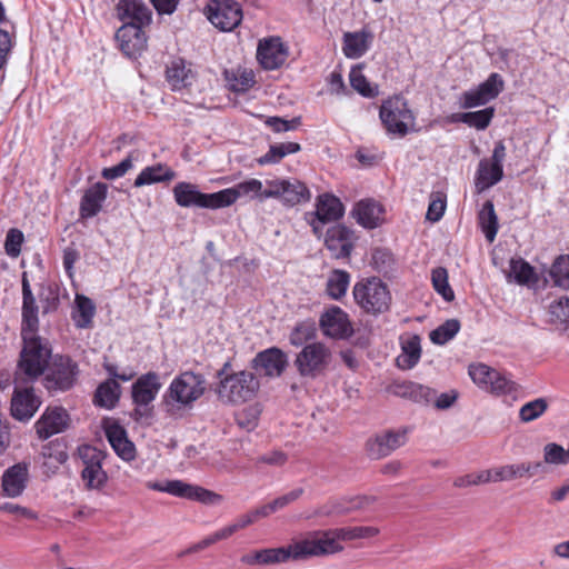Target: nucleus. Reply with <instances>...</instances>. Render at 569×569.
Wrapping results in <instances>:
<instances>
[{"label":"nucleus","mask_w":569,"mask_h":569,"mask_svg":"<svg viewBox=\"0 0 569 569\" xmlns=\"http://www.w3.org/2000/svg\"><path fill=\"white\" fill-rule=\"evenodd\" d=\"M207 381L202 373L183 371L172 379L162 397L164 412L174 419L189 412L206 391Z\"/></svg>","instance_id":"nucleus-1"},{"label":"nucleus","mask_w":569,"mask_h":569,"mask_svg":"<svg viewBox=\"0 0 569 569\" xmlns=\"http://www.w3.org/2000/svg\"><path fill=\"white\" fill-rule=\"evenodd\" d=\"M23 347L14 373V383H32L44 372L51 358L47 341L37 336V331L21 330Z\"/></svg>","instance_id":"nucleus-2"},{"label":"nucleus","mask_w":569,"mask_h":569,"mask_svg":"<svg viewBox=\"0 0 569 569\" xmlns=\"http://www.w3.org/2000/svg\"><path fill=\"white\" fill-rule=\"evenodd\" d=\"M230 363L226 362L217 372L219 382L216 387V393L224 405L239 406L252 400L258 390L259 381L250 371L228 372Z\"/></svg>","instance_id":"nucleus-3"},{"label":"nucleus","mask_w":569,"mask_h":569,"mask_svg":"<svg viewBox=\"0 0 569 569\" xmlns=\"http://www.w3.org/2000/svg\"><path fill=\"white\" fill-rule=\"evenodd\" d=\"M379 117L389 134L405 137L415 130L416 116L401 96L385 100L380 107Z\"/></svg>","instance_id":"nucleus-4"},{"label":"nucleus","mask_w":569,"mask_h":569,"mask_svg":"<svg viewBox=\"0 0 569 569\" xmlns=\"http://www.w3.org/2000/svg\"><path fill=\"white\" fill-rule=\"evenodd\" d=\"M288 546L291 560L333 555L343 549L341 545H336L329 530L308 532Z\"/></svg>","instance_id":"nucleus-5"},{"label":"nucleus","mask_w":569,"mask_h":569,"mask_svg":"<svg viewBox=\"0 0 569 569\" xmlns=\"http://www.w3.org/2000/svg\"><path fill=\"white\" fill-rule=\"evenodd\" d=\"M333 359L331 349L323 342L307 343L296 356L295 366L303 378L316 379L322 376Z\"/></svg>","instance_id":"nucleus-6"},{"label":"nucleus","mask_w":569,"mask_h":569,"mask_svg":"<svg viewBox=\"0 0 569 569\" xmlns=\"http://www.w3.org/2000/svg\"><path fill=\"white\" fill-rule=\"evenodd\" d=\"M356 302L367 312L381 313L388 310L391 296L387 286L377 278L359 282L353 288Z\"/></svg>","instance_id":"nucleus-7"},{"label":"nucleus","mask_w":569,"mask_h":569,"mask_svg":"<svg viewBox=\"0 0 569 569\" xmlns=\"http://www.w3.org/2000/svg\"><path fill=\"white\" fill-rule=\"evenodd\" d=\"M147 487L154 491L167 492L176 497L191 499L211 506L219 505L223 500L222 496L219 493H216L197 485L187 483L182 480L148 482Z\"/></svg>","instance_id":"nucleus-8"},{"label":"nucleus","mask_w":569,"mask_h":569,"mask_svg":"<svg viewBox=\"0 0 569 569\" xmlns=\"http://www.w3.org/2000/svg\"><path fill=\"white\" fill-rule=\"evenodd\" d=\"M507 149L503 141L495 143L490 159H481L476 173V187L479 191H485L497 184L503 177V161Z\"/></svg>","instance_id":"nucleus-9"},{"label":"nucleus","mask_w":569,"mask_h":569,"mask_svg":"<svg viewBox=\"0 0 569 569\" xmlns=\"http://www.w3.org/2000/svg\"><path fill=\"white\" fill-rule=\"evenodd\" d=\"M264 197L280 199L286 206H296L310 199V191L297 179H273L266 181Z\"/></svg>","instance_id":"nucleus-10"},{"label":"nucleus","mask_w":569,"mask_h":569,"mask_svg":"<svg viewBox=\"0 0 569 569\" xmlns=\"http://www.w3.org/2000/svg\"><path fill=\"white\" fill-rule=\"evenodd\" d=\"M208 20L221 31H231L242 19V10L233 0H210L204 9Z\"/></svg>","instance_id":"nucleus-11"},{"label":"nucleus","mask_w":569,"mask_h":569,"mask_svg":"<svg viewBox=\"0 0 569 569\" xmlns=\"http://www.w3.org/2000/svg\"><path fill=\"white\" fill-rule=\"evenodd\" d=\"M503 89V80L498 73H491L486 81L478 87L462 92L459 96V104L463 109L481 107L496 99Z\"/></svg>","instance_id":"nucleus-12"},{"label":"nucleus","mask_w":569,"mask_h":569,"mask_svg":"<svg viewBox=\"0 0 569 569\" xmlns=\"http://www.w3.org/2000/svg\"><path fill=\"white\" fill-rule=\"evenodd\" d=\"M31 383H14L11 398V416L19 421H29L41 406Z\"/></svg>","instance_id":"nucleus-13"},{"label":"nucleus","mask_w":569,"mask_h":569,"mask_svg":"<svg viewBox=\"0 0 569 569\" xmlns=\"http://www.w3.org/2000/svg\"><path fill=\"white\" fill-rule=\"evenodd\" d=\"M173 197L178 206L183 208L198 207L219 209V192L202 193L190 182H179L173 188Z\"/></svg>","instance_id":"nucleus-14"},{"label":"nucleus","mask_w":569,"mask_h":569,"mask_svg":"<svg viewBox=\"0 0 569 569\" xmlns=\"http://www.w3.org/2000/svg\"><path fill=\"white\" fill-rule=\"evenodd\" d=\"M78 373V366L69 357L56 356L46 377L47 388L57 390L70 389Z\"/></svg>","instance_id":"nucleus-15"},{"label":"nucleus","mask_w":569,"mask_h":569,"mask_svg":"<svg viewBox=\"0 0 569 569\" xmlns=\"http://www.w3.org/2000/svg\"><path fill=\"white\" fill-rule=\"evenodd\" d=\"M343 204L333 194L325 193L318 197L315 214L308 220L315 234L320 236L322 226L338 220L343 216Z\"/></svg>","instance_id":"nucleus-16"},{"label":"nucleus","mask_w":569,"mask_h":569,"mask_svg":"<svg viewBox=\"0 0 569 569\" xmlns=\"http://www.w3.org/2000/svg\"><path fill=\"white\" fill-rule=\"evenodd\" d=\"M218 192L220 208L229 207L241 198L249 200L258 199L259 201L268 199V197H264L266 188H263L262 181L256 178L247 179L232 188H227Z\"/></svg>","instance_id":"nucleus-17"},{"label":"nucleus","mask_w":569,"mask_h":569,"mask_svg":"<svg viewBox=\"0 0 569 569\" xmlns=\"http://www.w3.org/2000/svg\"><path fill=\"white\" fill-rule=\"evenodd\" d=\"M375 501L373 497L355 496L331 499L316 511L317 516L337 517L348 515L357 510L367 509Z\"/></svg>","instance_id":"nucleus-18"},{"label":"nucleus","mask_w":569,"mask_h":569,"mask_svg":"<svg viewBox=\"0 0 569 569\" xmlns=\"http://www.w3.org/2000/svg\"><path fill=\"white\" fill-rule=\"evenodd\" d=\"M287 365V355L276 347L259 352L252 360L254 370L270 378L279 377Z\"/></svg>","instance_id":"nucleus-19"},{"label":"nucleus","mask_w":569,"mask_h":569,"mask_svg":"<svg viewBox=\"0 0 569 569\" xmlns=\"http://www.w3.org/2000/svg\"><path fill=\"white\" fill-rule=\"evenodd\" d=\"M161 387L160 376L157 372L141 375L131 387L133 403L138 408L149 406L157 398Z\"/></svg>","instance_id":"nucleus-20"},{"label":"nucleus","mask_w":569,"mask_h":569,"mask_svg":"<svg viewBox=\"0 0 569 569\" xmlns=\"http://www.w3.org/2000/svg\"><path fill=\"white\" fill-rule=\"evenodd\" d=\"M320 328L325 336L343 339L352 333L348 315L339 307L329 308L320 318Z\"/></svg>","instance_id":"nucleus-21"},{"label":"nucleus","mask_w":569,"mask_h":569,"mask_svg":"<svg viewBox=\"0 0 569 569\" xmlns=\"http://www.w3.org/2000/svg\"><path fill=\"white\" fill-rule=\"evenodd\" d=\"M288 58V50L280 38L264 39L259 42L257 59L267 70L280 68Z\"/></svg>","instance_id":"nucleus-22"},{"label":"nucleus","mask_w":569,"mask_h":569,"mask_svg":"<svg viewBox=\"0 0 569 569\" xmlns=\"http://www.w3.org/2000/svg\"><path fill=\"white\" fill-rule=\"evenodd\" d=\"M69 416L60 407L47 408L36 422V431L40 439H48L53 435L64 431L68 427Z\"/></svg>","instance_id":"nucleus-23"},{"label":"nucleus","mask_w":569,"mask_h":569,"mask_svg":"<svg viewBox=\"0 0 569 569\" xmlns=\"http://www.w3.org/2000/svg\"><path fill=\"white\" fill-rule=\"evenodd\" d=\"M116 38L119 42L121 51L133 58L139 54L147 44V38L142 27L133 23H123V26L117 31Z\"/></svg>","instance_id":"nucleus-24"},{"label":"nucleus","mask_w":569,"mask_h":569,"mask_svg":"<svg viewBox=\"0 0 569 569\" xmlns=\"http://www.w3.org/2000/svg\"><path fill=\"white\" fill-rule=\"evenodd\" d=\"M289 560H291L289 546L253 550L240 558V561L247 566L279 565Z\"/></svg>","instance_id":"nucleus-25"},{"label":"nucleus","mask_w":569,"mask_h":569,"mask_svg":"<svg viewBox=\"0 0 569 569\" xmlns=\"http://www.w3.org/2000/svg\"><path fill=\"white\" fill-rule=\"evenodd\" d=\"M29 479L26 465L17 463L8 468L1 480L2 495L9 498H17L24 491Z\"/></svg>","instance_id":"nucleus-26"},{"label":"nucleus","mask_w":569,"mask_h":569,"mask_svg":"<svg viewBox=\"0 0 569 569\" xmlns=\"http://www.w3.org/2000/svg\"><path fill=\"white\" fill-rule=\"evenodd\" d=\"M21 286H22V330H30V332L38 331L39 307L37 305L36 297L31 290V286H30L27 272L22 273Z\"/></svg>","instance_id":"nucleus-27"},{"label":"nucleus","mask_w":569,"mask_h":569,"mask_svg":"<svg viewBox=\"0 0 569 569\" xmlns=\"http://www.w3.org/2000/svg\"><path fill=\"white\" fill-rule=\"evenodd\" d=\"M325 244L335 258H346L352 249L351 231L341 226H333L328 229Z\"/></svg>","instance_id":"nucleus-28"},{"label":"nucleus","mask_w":569,"mask_h":569,"mask_svg":"<svg viewBox=\"0 0 569 569\" xmlns=\"http://www.w3.org/2000/svg\"><path fill=\"white\" fill-rule=\"evenodd\" d=\"M118 17L123 23L143 27L151 20V11L139 0H121L117 6Z\"/></svg>","instance_id":"nucleus-29"},{"label":"nucleus","mask_w":569,"mask_h":569,"mask_svg":"<svg viewBox=\"0 0 569 569\" xmlns=\"http://www.w3.org/2000/svg\"><path fill=\"white\" fill-rule=\"evenodd\" d=\"M406 443V432L389 431L368 442L369 455L375 459L389 456Z\"/></svg>","instance_id":"nucleus-30"},{"label":"nucleus","mask_w":569,"mask_h":569,"mask_svg":"<svg viewBox=\"0 0 569 569\" xmlns=\"http://www.w3.org/2000/svg\"><path fill=\"white\" fill-rule=\"evenodd\" d=\"M372 33L366 29L343 34L342 52L349 59L362 57L370 48Z\"/></svg>","instance_id":"nucleus-31"},{"label":"nucleus","mask_w":569,"mask_h":569,"mask_svg":"<svg viewBox=\"0 0 569 569\" xmlns=\"http://www.w3.org/2000/svg\"><path fill=\"white\" fill-rule=\"evenodd\" d=\"M107 191L104 183L97 182L84 192L80 202L81 218H92L99 213L107 198Z\"/></svg>","instance_id":"nucleus-32"},{"label":"nucleus","mask_w":569,"mask_h":569,"mask_svg":"<svg viewBox=\"0 0 569 569\" xmlns=\"http://www.w3.org/2000/svg\"><path fill=\"white\" fill-rule=\"evenodd\" d=\"M382 207L373 200H361L353 209V216L359 224L365 228L373 229L382 221Z\"/></svg>","instance_id":"nucleus-33"},{"label":"nucleus","mask_w":569,"mask_h":569,"mask_svg":"<svg viewBox=\"0 0 569 569\" xmlns=\"http://www.w3.org/2000/svg\"><path fill=\"white\" fill-rule=\"evenodd\" d=\"M167 81L171 89L177 91L190 86L194 79V73L182 59H174L167 67Z\"/></svg>","instance_id":"nucleus-34"},{"label":"nucleus","mask_w":569,"mask_h":569,"mask_svg":"<svg viewBox=\"0 0 569 569\" xmlns=\"http://www.w3.org/2000/svg\"><path fill=\"white\" fill-rule=\"evenodd\" d=\"M542 468V462H520L496 467V479L501 481H512L523 477H533L539 469Z\"/></svg>","instance_id":"nucleus-35"},{"label":"nucleus","mask_w":569,"mask_h":569,"mask_svg":"<svg viewBox=\"0 0 569 569\" xmlns=\"http://www.w3.org/2000/svg\"><path fill=\"white\" fill-rule=\"evenodd\" d=\"M508 282L515 281L520 286H533L539 281L535 268L522 258L511 259L509 271L506 273Z\"/></svg>","instance_id":"nucleus-36"},{"label":"nucleus","mask_w":569,"mask_h":569,"mask_svg":"<svg viewBox=\"0 0 569 569\" xmlns=\"http://www.w3.org/2000/svg\"><path fill=\"white\" fill-rule=\"evenodd\" d=\"M176 178V172L167 164L157 163L146 167L136 178L133 186L140 188L160 182H170Z\"/></svg>","instance_id":"nucleus-37"},{"label":"nucleus","mask_w":569,"mask_h":569,"mask_svg":"<svg viewBox=\"0 0 569 569\" xmlns=\"http://www.w3.org/2000/svg\"><path fill=\"white\" fill-rule=\"evenodd\" d=\"M96 315V305L84 295L77 293L74 298V308L72 310V320L74 326L80 329L90 328Z\"/></svg>","instance_id":"nucleus-38"},{"label":"nucleus","mask_w":569,"mask_h":569,"mask_svg":"<svg viewBox=\"0 0 569 569\" xmlns=\"http://www.w3.org/2000/svg\"><path fill=\"white\" fill-rule=\"evenodd\" d=\"M420 337L417 335L401 339V355L397 358V365L401 369H411L420 360L421 345Z\"/></svg>","instance_id":"nucleus-39"},{"label":"nucleus","mask_w":569,"mask_h":569,"mask_svg":"<svg viewBox=\"0 0 569 569\" xmlns=\"http://www.w3.org/2000/svg\"><path fill=\"white\" fill-rule=\"evenodd\" d=\"M329 531L336 545H341L340 541H352L371 538L379 533V529L371 526L346 527L332 529Z\"/></svg>","instance_id":"nucleus-40"},{"label":"nucleus","mask_w":569,"mask_h":569,"mask_svg":"<svg viewBox=\"0 0 569 569\" xmlns=\"http://www.w3.org/2000/svg\"><path fill=\"white\" fill-rule=\"evenodd\" d=\"M545 281H552L553 286L569 289V256H559L545 273Z\"/></svg>","instance_id":"nucleus-41"},{"label":"nucleus","mask_w":569,"mask_h":569,"mask_svg":"<svg viewBox=\"0 0 569 569\" xmlns=\"http://www.w3.org/2000/svg\"><path fill=\"white\" fill-rule=\"evenodd\" d=\"M120 393V385L116 379L107 380L97 388L94 403L106 409H112L118 403Z\"/></svg>","instance_id":"nucleus-42"},{"label":"nucleus","mask_w":569,"mask_h":569,"mask_svg":"<svg viewBox=\"0 0 569 569\" xmlns=\"http://www.w3.org/2000/svg\"><path fill=\"white\" fill-rule=\"evenodd\" d=\"M549 321L562 330H569V298L560 297L548 307Z\"/></svg>","instance_id":"nucleus-43"},{"label":"nucleus","mask_w":569,"mask_h":569,"mask_svg":"<svg viewBox=\"0 0 569 569\" xmlns=\"http://www.w3.org/2000/svg\"><path fill=\"white\" fill-rule=\"evenodd\" d=\"M479 223L486 239L492 242L498 232V218L491 201H486L479 212Z\"/></svg>","instance_id":"nucleus-44"},{"label":"nucleus","mask_w":569,"mask_h":569,"mask_svg":"<svg viewBox=\"0 0 569 569\" xmlns=\"http://www.w3.org/2000/svg\"><path fill=\"white\" fill-rule=\"evenodd\" d=\"M349 80L351 87L362 97L373 98L378 94V86L371 84L367 80L360 66L351 68Z\"/></svg>","instance_id":"nucleus-45"},{"label":"nucleus","mask_w":569,"mask_h":569,"mask_svg":"<svg viewBox=\"0 0 569 569\" xmlns=\"http://www.w3.org/2000/svg\"><path fill=\"white\" fill-rule=\"evenodd\" d=\"M300 150V144L296 142H284L270 146L269 151L262 156L258 162L260 164L277 163L288 154Z\"/></svg>","instance_id":"nucleus-46"},{"label":"nucleus","mask_w":569,"mask_h":569,"mask_svg":"<svg viewBox=\"0 0 569 569\" xmlns=\"http://www.w3.org/2000/svg\"><path fill=\"white\" fill-rule=\"evenodd\" d=\"M350 281V276L346 271L336 270L331 273L327 282V292L332 299H340L346 295Z\"/></svg>","instance_id":"nucleus-47"},{"label":"nucleus","mask_w":569,"mask_h":569,"mask_svg":"<svg viewBox=\"0 0 569 569\" xmlns=\"http://www.w3.org/2000/svg\"><path fill=\"white\" fill-rule=\"evenodd\" d=\"M495 116V108L488 107L479 111L463 112L462 123L469 127L476 128L477 130H485L489 127Z\"/></svg>","instance_id":"nucleus-48"},{"label":"nucleus","mask_w":569,"mask_h":569,"mask_svg":"<svg viewBox=\"0 0 569 569\" xmlns=\"http://www.w3.org/2000/svg\"><path fill=\"white\" fill-rule=\"evenodd\" d=\"M543 462L552 466L569 465V445L565 449L562 446L550 442L543 447Z\"/></svg>","instance_id":"nucleus-49"},{"label":"nucleus","mask_w":569,"mask_h":569,"mask_svg":"<svg viewBox=\"0 0 569 569\" xmlns=\"http://www.w3.org/2000/svg\"><path fill=\"white\" fill-rule=\"evenodd\" d=\"M460 330V322L456 319L447 320L430 332V340L436 345H445Z\"/></svg>","instance_id":"nucleus-50"},{"label":"nucleus","mask_w":569,"mask_h":569,"mask_svg":"<svg viewBox=\"0 0 569 569\" xmlns=\"http://www.w3.org/2000/svg\"><path fill=\"white\" fill-rule=\"evenodd\" d=\"M316 337V327L312 321H301L290 332L289 340L295 347H300Z\"/></svg>","instance_id":"nucleus-51"},{"label":"nucleus","mask_w":569,"mask_h":569,"mask_svg":"<svg viewBox=\"0 0 569 569\" xmlns=\"http://www.w3.org/2000/svg\"><path fill=\"white\" fill-rule=\"evenodd\" d=\"M81 478L88 489H100L107 482V473L102 465L96 467H83Z\"/></svg>","instance_id":"nucleus-52"},{"label":"nucleus","mask_w":569,"mask_h":569,"mask_svg":"<svg viewBox=\"0 0 569 569\" xmlns=\"http://www.w3.org/2000/svg\"><path fill=\"white\" fill-rule=\"evenodd\" d=\"M431 281L435 290L441 295L446 301H451L455 293L448 283V273L445 268H436L431 273Z\"/></svg>","instance_id":"nucleus-53"},{"label":"nucleus","mask_w":569,"mask_h":569,"mask_svg":"<svg viewBox=\"0 0 569 569\" xmlns=\"http://www.w3.org/2000/svg\"><path fill=\"white\" fill-rule=\"evenodd\" d=\"M548 403L543 398H538L525 403L519 410V417L523 422H530L545 413Z\"/></svg>","instance_id":"nucleus-54"},{"label":"nucleus","mask_w":569,"mask_h":569,"mask_svg":"<svg viewBox=\"0 0 569 569\" xmlns=\"http://www.w3.org/2000/svg\"><path fill=\"white\" fill-rule=\"evenodd\" d=\"M137 160L138 153L131 152L120 163L113 167L103 168L101 176L107 180H114L123 177L133 167V162Z\"/></svg>","instance_id":"nucleus-55"},{"label":"nucleus","mask_w":569,"mask_h":569,"mask_svg":"<svg viewBox=\"0 0 569 569\" xmlns=\"http://www.w3.org/2000/svg\"><path fill=\"white\" fill-rule=\"evenodd\" d=\"M487 390L496 395H507L516 390V385L506 376L495 370V376L492 375Z\"/></svg>","instance_id":"nucleus-56"},{"label":"nucleus","mask_w":569,"mask_h":569,"mask_svg":"<svg viewBox=\"0 0 569 569\" xmlns=\"http://www.w3.org/2000/svg\"><path fill=\"white\" fill-rule=\"evenodd\" d=\"M23 240L24 237L22 231L16 228L10 229L7 232L4 241L6 253L11 258H17L21 252V246L23 243Z\"/></svg>","instance_id":"nucleus-57"},{"label":"nucleus","mask_w":569,"mask_h":569,"mask_svg":"<svg viewBox=\"0 0 569 569\" xmlns=\"http://www.w3.org/2000/svg\"><path fill=\"white\" fill-rule=\"evenodd\" d=\"M469 375L475 383L485 389H488L489 381L492 379V375L495 376V369L488 367L487 365L478 363L470 366Z\"/></svg>","instance_id":"nucleus-58"},{"label":"nucleus","mask_w":569,"mask_h":569,"mask_svg":"<svg viewBox=\"0 0 569 569\" xmlns=\"http://www.w3.org/2000/svg\"><path fill=\"white\" fill-rule=\"evenodd\" d=\"M79 457L83 467H96L102 465L104 453L96 447L84 445L79 448Z\"/></svg>","instance_id":"nucleus-59"},{"label":"nucleus","mask_w":569,"mask_h":569,"mask_svg":"<svg viewBox=\"0 0 569 569\" xmlns=\"http://www.w3.org/2000/svg\"><path fill=\"white\" fill-rule=\"evenodd\" d=\"M106 437L112 448L128 440L126 430L117 422H109L104 427Z\"/></svg>","instance_id":"nucleus-60"},{"label":"nucleus","mask_w":569,"mask_h":569,"mask_svg":"<svg viewBox=\"0 0 569 569\" xmlns=\"http://www.w3.org/2000/svg\"><path fill=\"white\" fill-rule=\"evenodd\" d=\"M299 119H292L290 121L279 117H269L266 120V124L271 128L274 132H286L293 130L299 126Z\"/></svg>","instance_id":"nucleus-61"},{"label":"nucleus","mask_w":569,"mask_h":569,"mask_svg":"<svg viewBox=\"0 0 569 569\" xmlns=\"http://www.w3.org/2000/svg\"><path fill=\"white\" fill-rule=\"evenodd\" d=\"M410 395L415 398L416 401H423L426 403H429L433 402L436 398V390L427 386L412 383L410 386Z\"/></svg>","instance_id":"nucleus-62"},{"label":"nucleus","mask_w":569,"mask_h":569,"mask_svg":"<svg viewBox=\"0 0 569 569\" xmlns=\"http://www.w3.org/2000/svg\"><path fill=\"white\" fill-rule=\"evenodd\" d=\"M445 210L446 201L438 197L437 199L431 200L429 203L426 218L429 221L437 222L442 218Z\"/></svg>","instance_id":"nucleus-63"},{"label":"nucleus","mask_w":569,"mask_h":569,"mask_svg":"<svg viewBox=\"0 0 569 569\" xmlns=\"http://www.w3.org/2000/svg\"><path fill=\"white\" fill-rule=\"evenodd\" d=\"M458 399V392L456 390H450L448 392H443L438 395L436 392V398L433 400V405L439 410H446L453 406V403Z\"/></svg>","instance_id":"nucleus-64"}]
</instances>
